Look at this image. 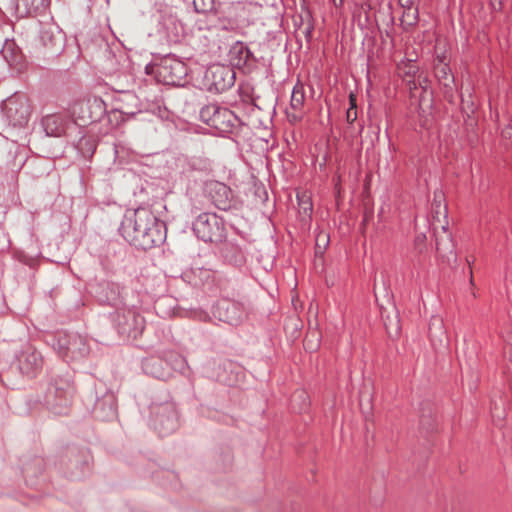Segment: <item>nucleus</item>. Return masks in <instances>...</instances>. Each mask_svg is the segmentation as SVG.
<instances>
[{
	"label": "nucleus",
	"mask_w": 512,
	"mask_h": 512,
	"mask_svg": "<svg viewBox=\"0 0 512 512\" xmlns=\"http://www.w3.org/2000/svg\"><path fill=\"white\" fill-rule=\"evenodd\" d=\"M120 231L127 241L144 250L160 241L156 217L145 208L135 210L132 217L126 218Z\"/></svg>",
	"instance_id": "f257e3e1"
},
{
	"label": "nucleus",
	"mask_w": 512,
	"mask_h": 512,
	"mask_svg": "<svg viewBox=\"0 0 512 512\" xmlns=\"http://www.w3.org/2000/svg\"><path fill=\"white\" fill-rule=\"evenodd\" d=\"M433 226L437 231L441 229L445 237L438 233L436 236V249L440 253L452 252L451 235L448 234L447 207L444 202V195L441 191L434 192L432 202Z\"/></svg>",
	"instance_id": "f03ea898"
},
{
	"label": "nucleus",
	"mask_w": 512,
	"mask_h": 512,
	"mask_svg": "<svg viewBox=\"0 0 512 512\" xmlns=\"http://www.w3.org/2000/svg\"><path fill=\"white\" fill-rule=\"evenodd\" d=\"M412 99L418 100V113L422 126L428 124V116L431 115L433 106V92L428 85V79L419 75L417 82L408 80Z\"/></svg>",
	"instance_id": "7ed1b4c3"
},
{
	"label": "nucleus",
	"mask_w": 512,
	"mask_h": 512,
	"mask_svg": "<svg viewBox=\"0 0 512 512\" xmlns=\"http://www.w3.org/2000/svg\"><path fill=\"white\" fill-rule=\"evenodd\" d=\"M193 230L197 237L203 241L216 242L222 239L224 226L222 219L216 214L202 213L196 218Z\"/></svg>",
	"instance_id": "20e7f679"
},
{
	"label": "nucleus",
	"mask_w": 512,
	"mask_h": 512,
	"mask_svg": "<svg viewBox=\"0 0 512 512\" xmlns=\"http://www.w3.org/2000/svg\"><path fill=\"white\" fill-rule=\"evenodd\" d=\"M235 73L226 65L215 64L206 71L204 81L207 89L211 92L220 93L234 84Z\"/></svg>",
	"instance_id": "39448f33"
},
{
	"label": "nucleus",
	"mask_w": 512,
	"mask_h": 512,
	"mask_svg": "<svg viewBox=\"0 0 512 512\" xmlns=\"http://www.w3.org/2000/svg\"><path fill=\"white\" fill-rule=\"evenodd\" d=\"M206 190L214 204L221 210H228L233 206L234 195L232 190L224 183L218 181L209 182Z\"/></svg>",
	"instance_id": "423d86ee"
},
{
	"label": "nucleus",
	"mask_w": 512,
	"mask_h": 512,
	"mask_svg": "<svg viewBox=\"0 0 512 512\" xmlns=\"http://www.w3.org/2000/svg\"><path fill=\"white\" fill-rule=\"evenodd\" d=\"M215 315L221 321L237 325L242 321L244 311L240 304L225 300L217 304Z\"/></svg>",
	"instance_id": "0eeeda50"
},
{
	"label": "nucleus",
	"mask_w": 512,
	"mask_h": 512,
	"mask_svg": "<svg viewBox=\"0 0 512 512\" xmlns=\"http://www.w3.org/2000/svg\"><path fill=\"white\" fill-rule=\"evenodd\" d=\"M69 117L64 114H51L42 119V126L47 136L61 137L69 126Z\"/></svg>",
	"instance_id": "6e6552de"
},
{
	"label": "nucleus",
	"mask_w": 512,
	"mask_h": 512,
	"mask_svg": "<svg viewBox=\"0 0 512 512\" xmlns=\"http://www.w3.org/2000/svg\"><path fill=\"white\" fill-rule=\"evenodd\" d=\"M305 97V87L302 83L298 82L293 88L290 108L287 111V116L290 121H298L302 118Z\"/></svg>",
	"instance_id": "1a4fd4ad"
},
{
	"label": "nucleus",
	"mask_w": 512,
	"mask_h": 512,
	"mask_svg": "<svg viewBox=\"0 0 512 512\" xmlns=\"http://www.w3.org/2000/svg\"><path fill=\"white\" fill-rule=\"evenodd\" d=\"M209 120L211 121L210 126L220 130H226L234 126L237 118L232 111L226 108L217 107L215 114L209 117Z\"/></svg>",
	"instance_id": "9d476101"
},
{
	"label": "nucleus",
	"mask_w": 512,
	"mask_h": 512,
	"mask_svg": "<svg viewBox=\"0 0 512 512\" xmlns=\"http://www.w3.org/2000/svg\"><path fill=\"white\" fill-rule=\"evenodd\" d=\"M436 60H437V64L435 65L436 77L445 87H450V85L454 82V77L450 73V69L445 62L447 60L446 53L445 52L438 53Z\"/></svg>",
	"instance_id": "9b49d317"
},
{
	"label": "nucleus",
	"mask_w": 512,
	"mask_h": 512,
	"mask_svg": "<svg viewBox=\"0 0 512 512\" xmlns=\"http://www.w3.org/2000/svg\"><path fill=\"white\" fill-rule=\"evenodd\" d=\"M229 57L233 66L242 67L249 61L251 52L242 42H236L229 51Z\"/></svg>",
	"instance_id": "f8f14e48"
},
{
	"label": "nucleus",
	"mask_w": 512,
	"mask_h": 512,
	"mask_svg": "<svg viewBox=\"0 0 512 512\" xmlns=\"http://www.w3.org/2000/svg\"><path fill=\"white\" fill-rule=\"evenodd\" d=\"M429 337L433 345H442L445 338V329L442 318L433 316L429 324Z\"/></svg>",
	"instance_id": "ddd939ff"
},
{
	"label": "nucleus",
	"mask_w": 512,
	"mask_h": 512,
	"mask_svg": "<svg viewBox=\"0 0 512 512\" xmlns=\"http://www.w3.org/2000/svg\"><path fill=\"white\" fill-rule=\"evenodd\" d=\"M2 54L10 66L18 67L23 59L22 53L13 41L6 40Z\"/></svg>",
	"instance_id": "4468645a"
},
{
	"label": "nucleus",
	"mask_w": 512,
	"mask_h": 512,
	"mask_svg": "<svg viewBox=\"0 0 512 512\" xmlns=\"http://www.w3.org/2000/svg\"><path fill=\"white\" fill-rule=\"evenodd\" d=\"M371 20L367 13V11L361 7L354 11L353 13V30H369L371 29Z\"/></svg>",
	"instance_id": "2eb2a0df"
},
{
	"label": "nucleus",
	"mask_w": 512,
	"mask_h": 512,
	"mask_svg": "<svg viewBox=\"0 0 512 512\" xmlns=\"http://www.w3.org/2000/svg\"><path fill=\"white\" fill-rule=\"evenodd\" d=\"M399 3L404 8V13L401 19L402 25L405 29L413 25L416 20L417 9L413 7L411 0H399Z\"/></svg>",
	"instance_id": "dca6fc26"
},
{
	"label": "nucleus",
	"mask_w": 512,
	"mask_h": 512,
	"mask_svg": "<svg viewBox=\"0 0 512 512\" xmlns=\"http://www.w3.org/2000/svg\"><path fill=\"white\" fill-rule=\"evenodd\" d=\"M60 37L56 38L54 34H43L41 41L45 47L53 50H60L64 41L63 35L59 34Z\"/></svg>",
	"instance_id": "f3484780"
},
{
	"label": "nucleus",
	"mask_w": 512,
	"mask_h": 512,
	"mask_svg": "<svg viewBox=\"0 0 512 512\" xmlns=\"http://www.w3.org/2000/svg\"><path fill=\"white\" fill-rule=\"evenodd\" d=\"M330 236L326 232H319L316 236L315 253L318 256H322L329 246Z\"/></svg>",
	"instance_id": "a211bd4d"
},
{
	"label": "nucleus",
	"mask_w": 512,
	"mask_h": 512,
	"mask_svg": "<svg viewBox=\"0 0 512 512\" xmlns=\"http://www.w3.org/2000/svg\"><path fill=\"white\" fill-rule=\"evenodd\" d=\"M384 323H385L386 330L391 337L399 336L401 327H400V323H399L397 314H394V316L392 318L390 316H387L385 318Z\"/></svg>",
	"instance_id": "6ab92c4d"
},
{
	"label": "nucleus",
	"mask_w": 512,
	"mask_h": 512,
	"mask_svg": "<svg viewBox=\"0 0 512 512\" xmlns=\"http://www.w3.org/2000/svg\"><path fill=\"white\" fill-rule=\"evenodd\" d=\"M297 199L300 213L305 216H310L313 209L310 196L306 192H303L302 194H297Z\"/></svg>",
	"instance_id": "aec40b11"
},
{
	"label": "nucleus",
	"mask_w": 512,
	"mask_h": 512,
	"mask_svg": "<svg viewBox=\"0 0 512 512\" xmlns=\"http://www.w3.org/2000/svg\"><path fill=\"white\" fill-rule=\"evenodd\" d=\"M86 106L87 105L84 104V103H78V104H75L73 106L72 115L74 117L75 124L80 125V126H84V125H86L90 121V119H91L90 116H84V115L76 116L77 111L84 112Z\"/></svg>",
	"instance_id": "412c9836"
},
{
	"label": "nucleus",
	"mask_w": 512,
	"mask_h": 512,
	"mask_svg": "<svg viewBox=\"0 0 512 512\" xmlns=\"http://www.w3.org/2000/svg\"><path fill=\"white\" fill-rule=\"evenodd\" d=\"M193 6L199 13H209L214 11L215 0H193Z\"/></svg>",
	"instance_id": "4be33fe9"
},
{
	"label": "nucleus",
	"mask_w": 512,
	"mask_h": 512,
	"mask_svg": "<svg viewBox=\"0 0 512 512\" xmlns=\"http://www.w3.org/2000/svg\"><path fill=\"white\" fill-rule=\"evenodd\" d=\"M398 69H399V72L404 77H414L418 71L417 66L413 63L412 60H409L405 63L399 64Z\"/></svg>",
	"instance_id": "5701e85b"
},
{
	"label": "nucleus",
	"mask_w": 512,
	"mask_h": 512,
	"mask_svg": "<svg viewBox=\"0 0 512 512\" xmlns=\"http://www.w3.org/2000/svg\"><path fill=\"white\" fill-rule=\"evenodd\" d=\"M145 370L147 373L149 374H152L153 376L157 377V378H162L164 377V373L159 371V367H161V362L160 361H147L145 363Z\"/></svg>",
	"instance_id": "b1692460"
},
{
	"label": "nucleus",
	"mask_w": 512,
	"mask_h": 512,
	"mask_svg": "<svg viewBox=\"0 0 512 512\" xmlns=\"http://www.w3.org/2000/svg\"><path fill=\"white\" fill-rule=\"evenodd\" d=\"M29 115L30 106L26 101H24L20 104V117L18 119L19 124L26 122L28 120Z\"/></svg>",
	"instance_id": "393cba45"
},
{
	"label": "nucleus",
	"mask_w": 512,
	"mask_h": 512,
	"mask_svg": "<svg viewBox=\"0 0 512 512\" xmlns=\"http://www.w3.org/2000/svg\"><path fill=\"white\" fill-rule=\"evenodd\" d=\"M216 108H217V106L210 105V106L203 108L200 112L202 120L205 121L208 125H210V122H211L209 120V117H211L213 114H215Z\"/></svg>",
	"instance_id": "a878e982"
},
{
	"label": "nucleus",
	"mask_w": 512,
	"mask_h": 512,
	"mask_svg": "<svg viewBox=\"0 0 512 512\" xmlns=\"http://www.w3.org/2000/svg\"><path fill=\"white\" fill-rule=\"evenodd\" d=\"M176 428V423L174 420V417H168L167 419V427L159 426L157 427L160 434H168L169 432L173 431Z\"/></svg>",
	"instance_id": "bb28decb"
},
{
	"label": "nucleus",
	"mask_w": 512,
	"mask_h": 512,
	"mask_svg": "<svg viewBox=\"0 0 512 512\" xmlns=\"http://www.w3.org/2000/svg\"><path fill=\"white\" fill-rule=\"evenodd\" d=\"M29 4L30 0H17L16 9L18 12H26Z\"/></svg>",
	"instance_id": "cd10ccee"
},
{
	"label": "nucleus",
	"mask_w": 512,
	"mask_h": 512,
	"mask_svg": "<svg viewBox=\"0 0 512 512\" xmlns=\"http://www.w3.org/2000/svg\"><path fill=\"white\" fill-rule=\"evenodd\" d=\"M346 117L349 123H353L357 119V110L348 109Z\"/></svg>",
	"instance_id": "c85d7f7f"
},
{
	"label": "nucleus",
	"mask_w": 512,
	"mask_h": 512,
	"mask_svg": "<svg viewBox=\"0 0 512 512\" xmlns=\"http://www.w3.org/2000/svg\"><path fill=\"white\" fill-rule=\"evenodd\" d=\"M489 5L493 11L500 10L502 6V0H489Z\"/></svg>",
	"instance_id": "c756f323"
},
{
	"label": "nucleus",
	"mask_w": 512,
	"mask_h": 512,
	"mask_svg": "<svg viewBox=\"0 0 512 512\" xmlns=\"http://www.w3.org/2000/svg\"><path fill=\"white\" fill-rule=\"evenodd\" d=\"M349 104H350L349 109H356V107H357L356 95L354 93H350V95H349Z\"/></svg>",
	"instance_id": "7c9ffc66"
},
{
	"label": "nucleus",
	"mask_w": 512,
	"mask_h": 512,
	"mask_svg": "<svg viewBox=\"0 0 512 512\" xmlns=\"http://www.w3.org/2000/svg\"><path fill=\"white\" fill-rule=\"evenodd\" d=\"M502 135L505 137V138H509L512 136V128L510 127H507L506 129H504L502 131Z\"/></svg>",
	"instance_id": "2f4dec72"
},
{
	"label": "nucleus",
	"mask_w": 512,
	"mask_h": 512,
	"mask_svg": "<svg viewBox=\"0 0 512 512\" xmlns=\"http://www.w3.org/2000/svg\"><path fill=\"white\" fill-rule=\"evenodd\" d=\"M305 346H306L307 349H310V350H313V349L316 348V345H312V343L310 342L309 339H306Z\"/></svg>",
	"instance_id": "473e14b6"
},
{
	"label": "nucleus",
	"mask_w": 512,
	"mask_h": 512,
	"mask_svg": "<svg viewBox=\"0 0 512 512\" xmlns=\"http://www.w3.org/2000/svg\"><path fill=\"white\" fill-rule=\"evenodd\" d=\"M422 239H425V236H422V238H421V237H418V240H419V241H422Z\"/></svg>",
	"instance_id": "72a5a7b5"
},
{
	"label": "nucleus",
	"mask_w": 512,
	"mask_h": 512,
	"mask_svg": "<svg viewBox=\"0 0 512 512\" xmlns=\"http://www.w3.org/2000/svg\"><path fill=\"white\" fill-rule=\"evenodd\" d=\"M422 239H425V236H422V238H421V237H418V240H419V241H422Z\"/></svg>",
	"instance_id": "f704fd0d"
},
{
	"label": "nucleus",
	"mask_w": 512,
	"mask_h": 512,
	"mask_svg": "<svg viewBox=\"0 0 512 512\" xmlns=\"http://www.w3.org/2000/svg\"><path fill=\"white\" fill-rule=\"evenodd\" d=\"M422 239H425V236H422V238H421V237H418V240H419V241H422Z\"/></svg>",
	"instance_id": "c9c22d12"
}]
</instances>
